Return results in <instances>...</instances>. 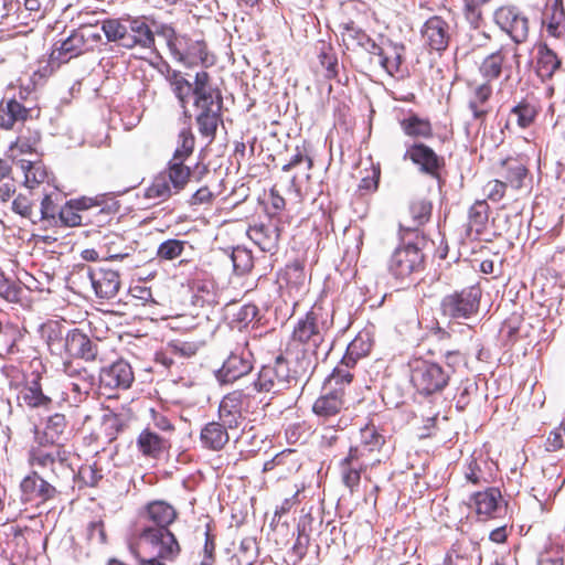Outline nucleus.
<instances>
[{"label": "nucleus", "instance_id": "f257e3e1", "mask_svg": "<svg viewBox=\"0 0 565 565\" xmlns=\"http://www.w3.org/2000/svg\"><path fill=\"white\" fill-rule=\"evenodd\" d=\"M315 369L316 360L306 351H298L292 359L279 354L260 367L254 387L260 393L278 395L307 382Z\"/></svg>", "mask_w": 565, "mask_h": 565}, {"label": "nucleus", "instance_id": "f03ea898", "mask_svg": "<svg viewBox=\"0 0 565 565\" xmlns=\"http://www.w3.org/2000/svg\"><path fill=\"white\" fill-rule=\"evenodd\" d=\"M333 312L321 305H313L311 309L300 319L292 330V341L307 347L301 351L312 354L318 363L320 354L326 359L331 350V342L328 341V333L333 326Z\"/></svg>", "mask_w": 565, "mask_h": 565}, {"label": "nucleus", "instance_id": "7ed1b4c3", "mask_svg": "<svg viewBox=\"0 0 565 565\" xmlns=\"http://www.w3.org/2000/svg\"><path fill=\"white\" fill-rule=\"evenodd\" d=\"M193 107L200 135L212 142L218 125L223 122V96L205 71L195 74Z\"/></svg>", "mask_w": 565, "mask_h": 565}, {"label": "nucleus", "instance_id": "20e7f679", "mask_svg": "<svg viewBox=\"0 0 565 565\" xmlns=\"http://www.w3.org/2000/svg\"><path fill=\"white\" fill-rule=\"evenodd\" d=\"M412 238L404 241L401 237V245L394 249L388 259L387 269L395 279H412L425 268V255L419 246V238L416 242Z\"/></svg>", "mask_w": 565, "mask_h": 565}, {"label": "nucleus", "instance_id": "39448f33", "mask_svg": "<svg viewBox=\"0 0 565 565\" xmlns=\"http://www.w3.org/2000/svg\"><path fill=\"white\" fill-rule=\"evenodd\" d=\"M482 290L479 285L465 287L444 296L439 310L443 317L450 320H468L479 312Z\"/></svg>", "mask_w": 565, "mask_h": 565}, {"label": "nucleus", "instance_id": "423d86ee", "mask_svg": "<svg viewBox=\"0 0 565 565\" xmlns=\"http://www.w3.org/2000/svg\"><path fill=\"white\" fill-rule=\"evenodd\" d=\"M449 372L436 362L417 360L412 365L411 382L418 394L433 396L441 393L449 383Z\"/></svg>", "mask_w": 565, "mask_h": 565}, {"label": "nucleus", "instance_id": "0eeeda50", "mask_svg": "<svg viewBox=\"0 0 565 565\" xmlns=\"http://www.w3.org/2000/svg\"><path fill=\"white\" fill-rule=\"evenodd\" d=\"M520 53L516 45L503 44L497 51L487 55L479 65V73L484 83L504 77L509 81L514 68H520Z\"/></svg>", "mask_w": 565, "mask_h": 565}, {"label": "nucleus", "instance_id": "6e6552de", "mask_svg": "<svg viewBox=\"0 0 565 565\" xmlns=\"http://www.w3.org/2000/svg\"><path fill=\"white\" fill-rule=\"evenodd\" d=\"M344 396L343 387H334L315 401L312 413L317 417L318 424L335 430L343 429L347 426V419L339 417L345 408Z\"/></svg>", "mask_w": 565, "mask_h": 565}, {"label": "nucleus", "instance_id": "1a4fd4ad", "mask_svg": "<svg viewBox=\"0 0 565 565\" xmlns=\"http://www.w3.org/2000/svg\"><path fill=\"white\" fill-rule=\"evenodd\" d=\"M60 479L38 470L31 471L20 482L22 501L35 502L40 505L56 499L60 493L57 490Z\"/></svg>", "mask_w": 565, "mask_h": 565}, {"label": "nucleus", "instance_id": "9d476101", "mask_svg": "<svg viewBox=\"0 0 565 565\" xmlns=\"http://www.w3.org/2000/svg\"><path fill=\"white\" fill-rule=\"evenodd\" d=\"M493 21L499 29L519 45L527 40L530 23L526 14L516 6L504 4L493 12Z\"/></svg>", "mask_w": 565, "mask_h": 565}, {"label": "nucleus", "instance_id": "9b49d317", "mask_svg": "<svg viewBox=\"0 0 565 565\" xmlns=\"http://www.w3.org/2000/svg\"><path fill=\"white\" fill-rule=\"evenodd\" d=\"M138 541L140 547L152 554L151 557L174 561L181 552L180 544L170 530L160 531L159 529L152 532L148 529L146 532H139Z\"/></svg>", "mask_w": 565, "mask_h": 565}, {"label": "nucleus", "instance_id": "f8f14e48", "mask_svg": "<svg viewBox=\"0 0 565 565\" xmlns=\"http://www.w3.org/2000/svg\"><path fill=\"white\" fill-rule=\"evenodd\" d=\"M135 381L131 365L125 360H117L100 369L98 388L103 395L113 396L115 391L128 390Z\"/></svg>", "mask_w": 565, "mask_h": 565}, {"label": "nucleus", "instance_id": "ddd939ff", "mask_svg": "<svg viewBox=\"0 0 565 565\" xmlns=\"http://www.w3.org/2000/svg\"><path fill=\"white\" fill-rule=\"evenodd\" d=\"M195 307H214L220 305L221 291L214 278L204 269L195 268L188 280Z\"/></svg>", "mask_w": 565, "mask_h": 565}, {"label": "nucleus", "instance_id": "4468645a", "mask_svg": "<svg viewBox=\"0 0 565 565\" xmlns=\"http://www.w3.org/2000/svg\"><path fill=\"white\" fill-rule=\"evenodd\" d=\"M93 36L89 28L84 26L73 30L66 39L60 42V46L52 51L49 63L52 66L58 67L73 57L83 54L89 49V40H92Z\"/></svg>", "mask_w": 565, "mask_h": 565}, {"label": "nucleus", "instance_id": "2eb2a0df", "mask_svg": "<svg viewBox=\"0 0 565 565\" xmlns=\"http://www.w3.org/2000/svg\"><path fill=\"white\" fill-rule=\"evenodd\" d=\"M29 462L33 467L50 469L46 476L62 478L73 475L71 466L67 462V454L60 447L49 451L42 447H33L29 452Z\"/></svg>", "mask_w": 565, "mask_h": 565}, {"label": "nucleus", "instance_id": "dca6fc26", "mask_svg": "<svg viewBox=\"0 0 565 565\" xmlns=\"http://www.w3.org/2000/svg\"><path fill=\"white\" fill-rule=\"evenodd\" d=\"M404 160H411L420 173L433 179L440 180V171L445 167V160L438 156L430 147L423 142H414L406 146L403 156Z\"/></svg>", "mask_w": 565, "mask_h": 565}, {"label": "nucleus", "instance_id": "f3484780", "mask_svg": "<svg viewBox=\"0 0 565 565\" xmlns=\"http://www.w3.org/2000/svg\"><path fill=\"white\" fill-rule=\"evenodd\" d=\"M252 370L253 353L245 347H236L216 371L215 376L222 384H230L247 375Z\"/></svg>", "mask_w": 565, "mask_h": 565}, {"label": "nucleus", "instance_id": "a211bd4d", "mask_svg": "<svg viewBox=\"0 0 565 565\" xmlns=\"http://www.w3.org/2000/svg\"><path fill=\"white\" fill-rule=\"evenodd\" d=\"M64 361H71L70 359H81L86 362H93L98 355V344L93 341L86 333L79 329H72L65 332L64 341Z\"/></svg>", "mask_w": 565, "mask_h": 565}, {"label": "nucleus", "instance_id": "6ab92c4d", "mask_svg": "<svg viewBox=\"0 0 565 565\" xmlns=\"http://www.w3.org/2000/svg\"><path fill=\"white\" fill-rule=\"evenodd\" d=\"M43 377L39 373L28 376L19 391L18 399L29 408L49 409L52 405V393L44 388Z\"/></svg>", "mask_w": 565, "mask_h": 565}, {"label": "nucleus", "instance_id": "aec40b11", "mask_svg": "<svg viewBox=\"0 0 565 565\" xmlns=\"http://www.w3.org/2000/svg\"><path fill=\"white\" fill-rule=\"evenodd\" d=\"M86 275L97 298L109 300L119 292L121 281L117 270L105 267H88Z\"/></svg>", "mask_w": 565, "mask_h": 565}, {"label": "nucleus", "instance_id": "412c9836", "mask_svg": "<svg viewBox=\"0 0 565 565\" xmlns=\"http://www.w3.org/2000/svg\"><path fill=\"white\" fill-rule=\"evenodd\" d=\"M313 167V161L310 156V150L306 141L301 146H296L295 152L291 154L288 162H286L281 170L284 172L294 171L290 178V188L298 191L303 181L310 179V171Z\"/></svg>", "mask_w": 565, "mask_h": 565}, {"label": "nucleus", "instance_id": "4be33fe9", "mask_svg": "<svg viewBox=\"0 0 565 565\" xmlns=\"http://www.w3.org/2000/svg\"><path fill=\"white\" fill-rule=\"evenodd\" d=\"M367 466L363 451L356 448H350L348 455L339 461L341 481L351 493L359 489L361 473Z\"/></svg>", "mask_w": 565, "mask_h": 565}, {"label": "nucleus", "instance_id": "5701e85b", "mask_svg": "<svg viewBox=\"0 0 565 565\" xmlns=\"http://www.w3.org/2000/svg\"><path fill=\"white\" fill-rule=\"evenodd\" d=\"M41 142V134L38 129L26 127L21 130L15 141L11 142L7 156L13 164L19 163L21 159L39 158V146Z\"/></svg>", "mask_w": 565, "mask_h": 565}, {"label": "nucleus", "instance_id": "b1692460", "mask_svg": "<svg viewBox=\"0 0 565 565\" xmlns=\"http://www.w3.org/2000/svg\"><path fill=\"white\" fill-rule=\"evenodd\" d=\"M280 232L279 220L270 217L266 223L249 226L247 235L263 252L274 254L278 249Z\"/></svg>", "mask_w": 565, "mask_h": 565}, {"label": "nucleus", "instance_id": "393cba45", "mask_svg": "<svg viewBox=\"0 0 565 565\" xmlns=\"http://www.w3.org/2000/svg\"><path fill=\"white\" fill-rule=\"evenodd\" d=\"M424 43L430 50L443 52L448 47L450 41V26L441 17H430L422 28Z\"/></svg>", "mask_w": 565, "mask_h": 565}, {"label": "nucleus", "instance_id": "a878e982", "mask_svg": "<svg viewBox=\"0 0 565 565\" xmlns=\"http://www.w3.org/2000/svg\"><path fill=\"white\" fill-rule=\"evenodd\" d=\"M171 56L186 67L204 64L207 60L206 43L203 40H193L184 35Z\"/></svg>", "mask_w": 565, "mask_h": 565}, {"label": "nucleus", "instance_id": "bb28decb", "mask_svg": "<svg viewBox=\"0 0 565 565\" xmlns=\"http://www.w3.org/2000/svg\"><path fill=\"white\" fill-rule=\"evenodd\" d=\"M71 429L64 414L55 413L47 417L42 433L36 431L40 446L54 445L60 447L68 439Z\"/></svg>", "mask_w": 565, "mask_h": 565}, {"label": "nucleus", "instance_id": "cd10ccee", "mask_svg": "<svg viewBox=\"0 0 565 565\" xmlns=\"http://www.w3.org/2000/svg\"><path fill=\"white\" fill-rule=\"evenodd\" d=\"M433 204L426 199L413 200L409 204L411 224L399 223V235L405 241L408 237L419 238V228L425 225L431 216Z\"/></svg>", "mask_w": 565, "mask_h": 565}, {"label": "nucleus", "instance_id": "c85d7f7f", "mask_svg": "<svg viewBox=\"0 0 565 565\" xmlns=\"http://www.w3.org/2000/svg\"><path fill=\"white\" fill-rule=\"evenodd\" d=\"M242 393L233 392L225 395L218 405V423L225 426V430L237 429L244 422L242 415Z\"/></svg>", "mask_w": 565, "mask_h": 565}, {"label": "nucleus", "instance_id": "c756f323", "mask_svg": "<svg viewBox=\"0 0 565 565\" xmlns=\"http://www.w3.org/2000/svg\"><path fill=\"white\" fill-rule=\"evenodd\" d=\"M159 71L169 82L173 94L186 115V105L190 98L194 97L195 81L191 83L180 71L171 70L168 64H162Z\"/></svg>", "mask_w": 565, "mask_h": 565}, {"label": "nucleus", "instance_id": "7c9ffc66", "mask_svg": "<svg viewBox=\"0 0 565 565\" xmlns=\"http://www.w3.org/2000/svg\"><path fill=\"white\" fill-rule=\"evenodd\" d=\"M405 46L395 43L390 39L382 41V45L374 56L379 57V64L391 76L399 73L402 63L404 62Z\"/></svg>", "mask_w": 565, "mask_h": 565}, {"label": "nucleus", "instance_id": "2f4dec72", "mask_svg": "<svg viewBox=\"0 0 565 565\" xmlns=\"http://www.w3.org/2000/svg\"><path fill=\"white\" fill-rule=\"evenodd\" d=\"M405 46L395 43L390 39L382 41V45L374 56L379 57V64L391 76L399 73L402 63L404 62Z\"/></svg>", "mask_w": 565, "mask_h": 565}, {"label": "nucleus", "instance_id": "473e14b6", "mask_svg": "<svg viewBox=\"0 0 565 565\" xmlns=\"http://www.w3.org/2000/svg\"><path fill=\"white\" fill-rule=\"evenodd\" d=\"M476 512L483 520L497 518L504 511V504L501 492L498 488H488L473 495Z\"/></svg>", "mask_w": 565, "mask_h": 565}, {"label": "nucleus", "instance_id": "72a5a7b5", "mask_svg": "<svg viewBox=\"0 0 565 565\" xmlns=\"http://www.w3.org/2000/svg\"><path fill=\"white\" fill-rule=\"evenodd\" d=\"M34 109L26 107L15 98L2 99L0 103V128L11 129L15 124L33 117Z\"/></svg>", "mask_w": 565, "mask_h": 565}, {"label": "nucleus", "instance_id": "f704fd0d", "mask_svg": "<svg viewBox=\"0 0 565 565\" xmlns=\"http://www.w3.org/2000/svg\"><path fill=\"white\" fill-rule=\"evenodd\" d=\"M102 30L108 42H115L126 50L134 49L132 32L129 30L125 17L105 19L102 22Z\"/></svg>", "mask_w": 565, "mask_h": 565}, {"label": "nucleus", "instance_id": "c9c22d12", "mask_svg": "<svg viewBox=\"0 0 565 565\" xmlns=\"http://www.w3.org/2000/svg\"><path fill=\"white\" fill-rule=\"evenodd\" d=\"M171 447L169 438L150 428L143 429L137 438V448L146 457L158 459Z\"/></svg>", "mask_w": 565, "mask_h": 565}, {"label": "nucleus", "instance_id": "e433bc0d", "mask_svg": "<svg viewBox=\"0 0 565 565\" xmlns=\"http://www.w3.org/2000/svg\"><path fill=\"white\" fill-rule=\"evenodd\" d=\"M542 25L553 38H565V10L561 0L547 4L542 13Z\"/></svg>", "mask_w": 565, "mask_h": 565}, {"label": "nucleus", "instance_id": "4c0bfd02", "mask_svg": "<svg viewBox=\"0 0 565 565\" xmlns=\"http://www.w3.org/2000/svg\"><path fill=\"white\" fill-rule=\"evenodd\" d=\"M124 17L129 30L132 32L134 49H153L156 39H153L152 22L148 23L146 17H131L128 14Z\"/></svg>", "mask_w": 565, "mask_h": 565}, {"label": "nucleus", "instance_id": "58836bf2", "mask_svg": "<svg viewBox=\"0 0 565 565\" xmlns=\"http://www.w3.org/2000/svg\"><path fill=\"white\" fill-rule=\"evenodd\" d=\"M228 440L230 434L225 430V426L216 420L206 423L200 431L202 447L207 450H222Z\"/></svg>", "mask_w": 565, "mask_h": 565}, {"label": "nucleus", "instance_id": "ea45409f", "mask_svg": "<svg viewBox=\"0 0 565 565\" xmlns=\"http://www.w3.org/2000/svg\"><path fill=\"white\" fill-rule=\"evenodd\" d=\"M492 95V87L489 83H482L476 86L468 100V108L475 120L484 121L490 113L489 99Z\"/></svg>", "mask_w": 565, "mask_h": 565}, {"label": "nucleus", "instance_id": "a19ab883", "mask_svg": "<svg viewBox=\"0 0 565 565\" xmlns=\"http://www.w3.org/2000/svg\"><path fill=\"white\" fill-rule=\"evenodd\" d=\"M539 109L535 103L524 98L511 108L505 127L515 124L519 128H529L535 121Z\"/></svg>", "mask_w": 565, "mask_h": 565}, {"label": "nucleus", "instance_id": "79ce46f5", "mask_svg": "<svg viewBox=\"0 0 565 565\" xmlns=\"http://www.w3.org/2000/svg\"><path fill=\"white\" fill-rule=\"evenodd\" d=\"M161 174L166 177L168 183L179 194L191 180V167L183 161L170 159Z\"/></svg>", "mask_w": 565, "mask_h": 565}, {"label": "nucleus", "instance_id": "37998d69", "mask_svg": "<svg viewBox=\"0 0 565 565\" xmlns=\"http://www.w3.org/2000/svg\"><path fill=\"white\" fill-rule=\"evenodd\" d=\"M561 60L545 43L537 46L535 72L542 81L551 79L559 68Z\"/></svg>", "mask_w": 565, "mask_h": 565}, {"label": "nucleus", "instance_id": "c03bdc74", "mask_svg": "<svg viewBox=\"0 0 565 565\" xmlns=\"http://www.w3.org/2000/svg\"><path fill=\"white\" fill-rule=\"evenodd\" d=\"M21 170L24 175V185L29 189H34L43 183L47 178V171L43 162L36 159H21L19 163L14 164Z\"/></svg>", "mask_w": 565, "mask_h": 565}, {"label": "nucleus", "instance_id": "a18cd8bd", "mask_svg": "<svg viewBox=\"0 0 565 565\" xmlns=\"http://www.w3.org/2000/svg\"><path fill=\"white\" fill-rule=\"evenodd\" d=\"M403 132L412 138L429 139L433 137V126L429 119L422 118L415 113L399 120Z\"/></svg>", "mask_w": 565, "mask_h": 565}, {"label": "nucleus", "instance_id": "49530a36", "mask_svg": "<svg viewBox=\"0 0 565 565\" xmlns=\"http://www.w3.org/2000/svg\"><path fill=\"white\" fill-rule=\"evenodd\" d=\"M42 337L51 354L63 358L65 349L64 328L56 321L49 322L42 327Z\"/></svg>", "mask_w": 565, "mask_h": 565}, {"label": "nucleus", "instance_id": "de8ad7c7", "mask_svg": "<svg viewBox=\"0 0 565 565\" xmlns=\"http://www.w3.org/2000/svg\"><path fill=\"white\" fill-rule=\"evenodd\" d=\"M142 514L147 515L151 522H159L167 527H169L177 519L175 509L164 501H154L149 503Z\"/></svg>", "mask_w": 565, "mask_h": 565}, {"label": "nucleus", "instance_id": "09e8293b", "mask_svg": "<svg viewBox=\"0 0 565 565\" xmlns=\"http://www.w3.org/2000/svg\"><path fill=\"white\" fill-rule=\"evenodd\" d=\"M177 194L161 172L153 178L151 184L145 190V198L156 200L158 203L166 202Z\"/></svg>", "mask_w": 565, "mask_h": 565}, {"label": "nucleus", "instance_id": "8fccbe9b", "mask_svg": "<svg viewBox=\"0 0 565 565\" xmlns=\"http://www.w3.org/2000/svg\"><path fill=\"white\" fill-rule=\"evenodd\" d=\"M341 30V36L347 49L351 45L363 47L365 43H369L370 35L354 21H348L339 25Z\"/></svg>", "mask_w": 565, "mask_h": 565}, {"label": "nucleus", "instance_id": "3c124183", "mask_svg": "<svg viewBox=\"0 0 565 565\" xmlns=\"http://www.w3.org/2000/svg\"><path fill=\"white\" fill-rule=\"evenodd\" d=\"M503 168L507 184L516 190L521 189L527 177L526 167L518 159H508L503 162Z\"/></svg>", "mask_w": 565, "mask_h": 565}, {"label": "nucleus", "instance_id": "603ef678", "mask_svg": "<svg viewBox=\"0 0 565 565\" xmlns=\"http://www.w3.org/2000/svg\"><path fill=\"white\" fill-rule=\"evenodd\" d=\"M194 147L195 137L191 128H182L178 135L177 147L171 159L186 162L193 154Z\"/></svg>", "mask_w": 565, "mask_h": 565}, {"label": "nucleus", "instance_id": "864d4df0", "mask_svg": "<svg viewBox=\"0 0 565 565\" xmlns=\"http://www.w3.org/2000/svg\"><path fill=\"white\" fill-rule=\"evenodd\" d=\"M63 372L71 379L72 382L83 385L87 388L93 390L97 383L94 373L88 371L84 366L74 365L72 361L63 362Z\"/></svg>", "mask_w": 565, "mask_h": 565}, {"label": "nucleus", "instance_id": "5fc2aeb1", "mask_svg": "<svg viewBox=\"0 0 565 565\" xmlns=\"http://www.w3.org/2000/svg\"><path fill=\"white\" fill-rule=\"evenodd\" d=\"M489 220V205L484 200L476 201L469 210V228L481 234Z\"/></svg>", "mask_w": 565, "mask_h": 565}, {"label": "nucleus", "instance_id": "6e6d98bb", "mask_svg": "<svg viewBox=\"0 0 565 565\" xmlns=\"http://www.w3.org/2000/svg\"><path fill=\"white\" fill-rule=\"evenodd\" d=\"M152 32L153 38L158 35L166 41L169 53L175 51L179 41L183 39L184 34L177 33L174 26L171 23L152 20Z\"/></svg>", "mask_w": 565, "mask_h": 565}, {"label": "nucleus", "instance_id": "4d7b16f0", "mask_svg": "<svg viewBox=\"0 0 565 565\" xmlns=\"http://www.w3.org/2000/svg\"><path fill=\"white\" fill-rule=\"evenodd\" d=\"M384 444V436L381 435L374 426H365L361 429V445L354 446L353 448L361 449L364 458L366 452L379 450Z\"/></svg>", "mask_w": 565, "mask_h": 565}, {"label": "nucleus", "instance_id": "13d9d810", "mask_svg": "<svg viewBox=\"0 0 565 565\" xmlns=\"http://www.w3.org/2000/svg\"><path fill=\"white\" fill-rule=\"evenodd\" d=\"M258 556V547L254 537L241 541L238 552L233 556L234 565H253Z\"/></svg>", "mask_w": 565, "mask_h": 565}, {"label": "nucleus", "instance_id": "bf43d9fd", "mask_svg": "<svg viewBox=\"0 0 565 565\" xmlns=\"http://www.w3.org/2000/svg\"><path fill=\"white\" fill-rule=\"evenodd\" d=\"M228 257L232 262L233 270L237 275L248 273L254 266L252 253L244 247H233Z\"/></svg>", "mask_w": 565, "mask_h": 565}, {"label": "nucleus", "instance_id": "052dcab7", "mask_svg": "<svg viewBox=\"0 0 565 565\" xmlns=\"http://www.w3.org/2000/svg\"><path fill=\"white\" fill-rule=\"evenodd\" d=\"M23 294L24 288L20 281L8 279L0 271V298L8 302L18 303L21 301Z\"/></svg>", "mask_w": 565, "mask_h": 565}, {"label": "nucleus", "instance_id": "680f3d73", "mask_svg": "<svg viewBox=\"0 0 565 565\" xmlns=\"http://www.w3.org/2000/svg\"><path fill=\"white\" fill-rule=\"evenodd\" d=\"M186 244L185 241L167 239L158 246L157 256L161 260H173L183 254Z\"/></svg>", "mask_w": 565, "mask_h": 565}, {"label": "nucleus", "instance_id": "e2e57ef3", "mask_svg": "<svg viewBox=\"0 0 565 565\" xmlns=\"http://www.w3.org/2000/svg\"><path fill=\"white\" fill-rule=\"evenodd\" d=\"M477 391L478 385L475 381L470 379L461 381L457 388V394L455 395L456 408L459 412H463L470 404L471 396L476 394Z\"/></svg>", "mask_w": 565, "mask_h": 565}, {"label": "nucleus", "instance_id": "0e129e2a", "mask_svg": "<svg viewBox=\"0 0 565 565\" xmlns=\"http://www.w3.org/2000/svg\"><path fill=\"white\" fill-rule=\"evenodd\" d=\"M489 1L490 0H462L465 18L473 29L480 26L482 21L481 7Z\"/></svg>", "mask_w": 565, "mask_h": 565}, {"label": "nucleus", "instance_id": "69168bd1", "mask_svg": "<svg viewBox=\"0 0 565 565\" xmlns=\"http://www.w3.org/2000/svg\"><path fill=\"white\" fill-rule=\"evenodd\" d=\"M353 380V374L348 369L337 365L332 373L328 376L326 381V390H332L334 387H343L345 392V386L350 385Z\"/></svg>", "mask_w": 565, "mask_h": 565}, {"label": "nucleus", "instance_id": "338daca9", "mask_svg": "<svg viewBox=\"0 0 565 565\" xmlns=\"http://www.w3.org/2000/svg\"><path fill=\"white\" fill-rule=\"evenodd\" d=\"M320 64L326 70L327 78H335L338 75V57L331 46L323 45L319 55Z\"/></svg>", "mask_w": 565, "mask_h": 565}, {"label": "nucleus", "instance_id": "774afa93", "mask_svg": "<svg viewBox=\"0 0 565 565\" xmlns=\"http://www.w3.org/2000/svg\"><path fill=\"white\" fill-rule=\"evenodd\" d=\"M372 348V340L367 332H360L347 347L355 358H364L369 354Z\"/></svg>", "mask_w": 565, "mask_h": 565}]
</instances>
